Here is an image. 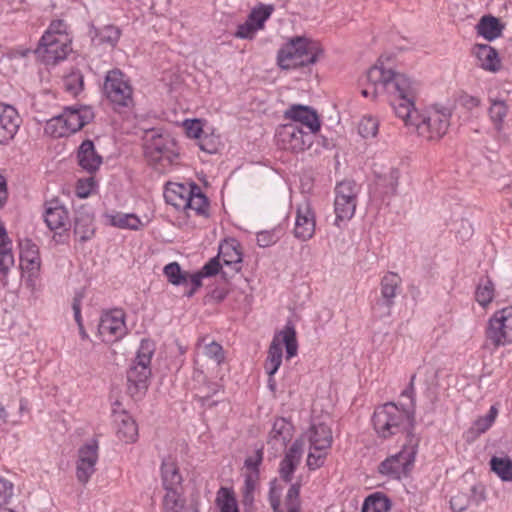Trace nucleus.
<instances>
[{"instance_id": "c85d7f7f", "label": "nucleus", "mask_w": 512, "mask_h": 512, "mask_svg": "<svg viewBox=\"0 0 512 512\" xmlns=\"http://www.w3.org/2000/svg\"><path fill=\"white\" fill-rule=\"evenodd\" d=\"M478 65L487 71L496 72L500 68V59L496 49L488 44H478L474 47Z\"/></svg>"}, {"instance_id": "6e6552de", "label": "nucleus", "mask_w": 512, "mask_h": 512, "mask_svg": "<svg viewBox=\"0 0 512 512\" xmlns=\"http://www.w3.org/2000/svg\"><path fill=\"white\" fill-rule=\"evenodd\" d=\"M286 348V356L288 359L297 355L298 343L296 331L292 324L285 325L283 330L275 334L268 349V355L265 361V370L268 375L274 376L282 363V347Z\"/></svg>"}, {"instance_id": "cd10ccee", "label": "nucleus", "mask_w": 512, "mask_h": 512, "mask_svg": "<svg viewBox=\"0 0 512 512\" xmlns=\"http://www.w3.org/2000/svg\"><path fill=\"white\" fill-rule=\"evenodd\" d=\"M20 247V261L22 268L31 273L38 272L40 269V256L36 244L31 240L25 239L19 242Z\"/></svg>"}, {"instance_id": "7ed1b4c3", "label": "nucleus", "mask_w": 512, "mask_h": 512, "mask_svg": "<svg viewBox=\"0 0 512 512\" xmlns=\"http://www.w3.org/2000/svg\"><path fill=\"white\" fill-rule=\"evenodd\" d=\"M72 35L69 25L62 19L51 21L35 50L46 65H56L72 51Z\"/></svg>"}, {"instance_id": "bf43d9fd", "label": "nucleus", "mask_w": 512, "mask_h": 512, "mask_svg": "<svg viewBox=\"0 0 512 512\" xmlns=\"http://www.w3.org/2000/svg\"><path fill=\"white\" fill-rule=\"evenodd\" d=\"M256 32L257 29L254 26V23L247 19L245 23L238 25L237 31L234 35L240 39H253Z\"/></svg>"}, {"instance_id": "58836bf2", "label": "nucleus", "mask_w": 512, "mask_h": 512, "mask_svg": "<svg viewBox=\"0 0 512 512\" xmlns=\"http://www.w3.org/2000/svg\"><path fill=\"white\" fill-rule=\"evenodd\" d=\"M220 512H239L235 493L231 488L221 487L215 499Z\"/></svg>"}, {"instance_id": "603ef678", "label": "nucleus", "mask_w": 512, "mask_h": 512, "mask_svg": "<svg viewBox=\"0 0 512 512\" xmlns=\"http://www.w3.org/2000/svg\"><path fill=\"white\" fill-rule=\"evenodd\" d=\"M98 460V445L96 441L87 443L78 451V461L96 464Z\"/></svg>"}, {"instance_id": "20e7f679", "label": "nucleus", "mask_w": 512, "mask_h": 512, "mask_svg": "<svg viewBox=\"0 0 512 512\" xmlns=\"http://www.w3.org/2000/svg\"><path fill=\"white\" fill-rule=\"evenodd\" d=\"M322 55L323 49L317 41L298 36L278 51L277 62L282 69L289 70L312 65Z\"/></svg>"}, {"instance_id": "a18cd8bd", "label": "nucleus", "mask_w": 512, "mask_h": 512, "mask_svg": "<svg viewBox=\"0 0 512 512\" xmlns=\"http://www.w3.org/2000/svg\"><path fill=\"white\" fill-rule=\"evenodd\" d=\"M399 180V170L391 168L388 173L378 177L376 185L385 195L393 196L396 193Z\"/></svg>"}, {"instance_id": "774afa93", "label": "nucleus", "mask_w": 512, "mask_h": 512, "mask_svg": "<svg viewBox=\"0 0 512 512\" xmlns=\"http://www.w3.org/2000/svg\"><path fill=\"white\" fill-rule=\"evenodd\" d=\"M276 479L270 483L269 502L273 511L281 509L280 507V491L275 486Z\"/></svg>"}, {"instance_id": "a878e982", "label": "nucleus", "mask_w": 512, "mask_h": 512, "mask_svg": "<svg viewBox=\"0 0 512 512\" xmlns=\"http://www.w3.org/2000/svg\"><path fill=\"white\" fill-rule=\"evenodd\" d=\"M63 113L72 134L82 129L94 119V112L88 106L66 107Z\"/></svg>"}, {"instance_id": "de8ad7c7", "label": "nucleus", "mask_w": 512, "mask_h": 512, "mask_svg": "<svg viewBox=\"0 0 512 512\" xmlns=\"http://www.w3.org/2000/svg\"><path fill=\"white\" fill-rule=\"evenodd\" d=\"M494 298V285L488 278L481 279L475 291V299L482 306L486 307Z\"/></svg>"}, {"instance_id": "37998d69", "label": "nucleus", "mask_w": 512, "mask_h": 512, "mask_svg": "<svg viewBox=\"0 0 512 512\" xmlns=\"http://www.w3.org/2000/svg\"><path fill=\"white\" fill-rule=\"evenodd\" d=\"M197 347L202 349L203 354L207 358L213 360L217 365L224 362V350L219 343L215 341L206 342V337H202L198 340Z\"/></svg>"}, {"instance_id": "2f4dec72", "label": "nucleus", "mask_w": 512, "mask_h": 512, "mask_svg": "<svg viewBox=\"0 0 512 512\" xmlns=\"http://www.w3.org/2000/svg\"><path fill=\"white\" fill-rule=\"evenodd\" d=\"M293 427L284 418H277L269 434V443L279 444L280 447H286L292 438Z\"/></svg>"}, {"instance_id": "a211bd4d", "label": "nucleus", "mask_w": 512, "mask_h": 512, "mask_svg": "<svg viewBox=\"0 0 512 512\" xmlns=\"http://www.w3.org/2000/svg\"><path fill=\"white\" fill-rule=\"evenodd\" d=\"M44 220L49 229L59 231V235L70 226L68 211L57 199L46 202Z\"/></svg>"}, {"instance_id": "8fccbe9b", "label": "nucleus", "mask_w": 512, "mask_h": 512, "mask_svg": "<svg viewBox=\"0 0 512 512\" xmlns=\"http://www.w3.org/2000/svg\"><path fill=\"white\" fill-rule=\"evenodd\" d=\"M379 129V121L372 116H364L358 125V132L363 138L376 137Z\"/></svg>"}, {"instance_id": "680f3d73", "label": "nucleus", "mask_w": 512, "mask_h": 512, "mask_svg": "<svg viewBox=\"0 0 512 512\" xmlns=\"http://www.w3.org/2000/svg\"><path fill=\"white\" fill-rule=\"evenodd\" d=\"M221 260L218 255L212 259H210L201 269L202 275L205 277H210L216 275L221 268Z\"/></svg>"}, {"instance_id": "2eb2a0df", "label": "nucleus", "mask_w": 512, "mask_h": 512, "mask_svg": "<svg viewBox=\"0 0 512 512\" xmlns=\"http://www.w3.org/2000/svg\"><path fill=\"white\" fill-rule=\"evenodd\" d=\"M122 310H112L104 313L98 325V332L104 342H114L126 334V325Z\"/></svg>"}, {"instance_id": "ea45409f", "label": "nucleus", "mask_w": 512, "mask_h": 512, "mask_svg": "<svg viewBox=\"0 0 512 512\" xmlns=\"http://www.w3.org/2000/svg\"><path fill=\"white\" fill-rule=\"evenodd\" d=\"M45 132L54 138H62L72 134L63 112L47 121Z\"/></svg>"}, {"instance_id": "052dcab7", "label": "nucleus", "mask_w": 512, "mask_h": 512, "mask_svg": "<svg viewBox=\"0 0 512 512\" xmlns=\"http://www.w3.org/2000/svg\"><path fill=\"white\" fill-rule=\"evenodd\" d=\"M13 492V483L3 477H0V505L7 504L13 496Z\"/></svg>"}, {"instance_id": "bb28decb", "label": "nucleus", "mask_w": 512, "mask_h": 512, "mask_svg": "<svg viewBox=\"0 0 512 512\" xmlns=\"http://www.w3.org/2000/svg\"><path fill=\"white\" fill-rule=\"evenodd\" d=\"M310 448L316 451H324L331 447L332 431L324 423L313 424L307 432Z\"/></svg>"}, {"instance_id": "412c9836", "label": "nucleus", "mask_w": 512, "mask_h": 512, "mask_svg": "<svg viewBox=\"0 0 512 512\" xmlns=\"http://www.w3.org/2000/svg\"><path fill=\"white\" fill-rule=\"evenodd\" d=\"M303 452V441L295 440L279 465L280 478L286 483L291 482L293 474L300 463Z\"/></svg>"}, {"instance_id": "9d476101", "label": "nucleus", "mask_w": 512, "mask_h": 512, "mask_svg": "<svg viewBox=\"0 0 512 512\" xmlns=\"http://www.w3.org/2000/svg\"><path fill=\"white\" fill-rule=\"evenodd\" d=\"M334 192L335 224L339 225L340 221L350 220L354 216L360 186L353 180H343L336 185Z\"/></svg>"}, {"instance_id": "c9c22d12", "label": "nucleus", "mask_w": 512, "mask_h": 512, "mask_svg": "<svg viewBox=\"0 0 512 512\" xmlns=\"http://www.w3.org/2000/svg\"><path fill=\"white\" fill-rule=\"evenodd\" d=\"M498 410L495 406H491L485 416L477 418L467 432L468 440H475L478 436L485 433L495 422Z\"/></svg>"}, {"instance_id": "69168bd1", "label": "nucleus", "mask_w": 512, "mask_h": 512, "mask_svg": "<svg viewBox=\"0 0 512 512\" xmlns=\"http://www.w3.org/2000/svg\"><path fill=\"white\" fill-rule=\"evenodd\" d=\"M468 505H469V499L464 494H457V495L453 496L450 500V506L454 512H462V511L466 510Z\"/></svg>"}, {"instance_id": "5701e85b", "label": "nucleus", "mask_w": 512, "mask_h": 512, "mask_svg": "<svg viewBox=\"0 0 512 512\" xmlns=\"http://www.w3.org/2000/svg\"><path fill=\"white\" fill-rule=\"evenodd\" d=\"M161 481L166 492L182 491L183 478L177 463L171 458H165L161 464Z\"/></svg>"}, {"instance_id": "4468645a", "label": "nucleus", "mask_w": 512, "mask_h": 512, "mask_svg": "<svg viewBox=\"0 0 512 512\" xmlns=\"http://www.w3.org/2000/svg\"><path fill=\"white\" fill-rule=\"evenodd\" d=\"M401 283L400 276L394 272H388L382 277L380 282L381 297L376 300L372 307L373 311L378 313L380 317L390 315Z\"/></svg>"}, {"instance_id": "ddd939ff", "label": "nucleus", "mask_w": 512, "mask_h": 512, "mask_svg": "<svg viewBox=\"0 0 512 512\" xmlns=\"http://www.w3.org/2000/svg\"><path fill=\"white\" fill-rule=\"evenodd\" d=\"M310 132H304L295 123H287L278 127L276 138L278 145L284 150L293 152L303 151L312 144Z\"/></svg>"}, {"instance_id": "b1692460", "label": "nucleus", "mask_w": 512, "mask_h": 512, "mask_svg": "<svg viewBox=\"0 0 512 512\" xmlns=\"http://www.w3.org/2000/svg\"><path fill=\"white\" fill-rule=\"evenodd\" d=\"M164 512H199L198 501L191 499L189 503L183 497V491L166 492L163 498Z\"/></svg>"}, {"instance_id": "72a5a7b5", "label": "nucleus", "mask_w": 512, "mask_h": 512, "mask_svg": "<svg viewBox=\"0 0 512 512\" xmlns=\"http://www.w3.org/2000/svg\"><path fill=\"white\" fill-rule=\"evenodd\" d=\"M503 28L504 27L500 23L499 19L492 15L483 16L476 25L477 33L488 41H492L499 37Z\"/></svg>"}, {"instance_id": "13d9d810", "label": "nucleus", "mask_w": 512, "mask_h": 512, "mask_svg": "<svg viewBox=\"0 0 512 512\" xmlns=\"http://www.w3.org/2000/svg\"><path fill=\"white\" fill-rule=\"evenodd\" d=\"M326 455H327L326 450L316 451V450L310 448V452L307 457L308 468L311 470L320 468L324 464Z\"/></svg>"}, {"instance_id": "79ce46f5", "label": "nucleus", "mask_w": 512, "mask_h": 512, "mask_svg": "<svg viewBox=\"0 0 512 512\" xmlns=\"http://www.w3.org/2000/svg\"><path fill=\"white\" fill-rule=\"evenodd\" d=\"M244 477L242 503L245 507H251L254 503L255 491L259 485L260 474L246 472Z\"/></svg>"}, {"instance_id": "5fc2aeb1", "label": "nucleus", "mask_w": 512, "mask_h": 512, "mask_svg": "<svg viewBox=\"0 0 512 512\" xmlns=\"http://www.w3.org/2000/svg\"><path fill=\"white\" fill-rule=\"evenodd\" d=\"M84 79L81 73H72L64 80L66 91L76 96L83 90Z\"/></svg>"}, {"instance_id": "c03bdc74", "label": "nucleus", "mask_w": 512, "mask_h": 512, "mask_svg": "<svg viewBox=\"0 0 512 512\" xmlns=\"http://www.w3.org/2000/svg\"><path fill=\"white\" fill-rule=\"evenodd\" d=\"M490 467L502 481H512V459L508 456H493L490 460Z\"/></svg>"}, {"instance_id": "f8f14e48", "label": "nucleus", "mask_w": 512, "mask_h": 512, "mask_svg": "<svg viewBox=\"0 0 512 512\" xmlns=\"http://www.w3.org/2000/svg\"><path fill=\"white\" fill-rule=\"evenodd\" d=\"M175 147V141L169 135L153 132L146 141L145 155L150 162L165 168L171 165L178 157Z\"/></svg>"}, {"instance_id": "e433bc0d", "label": "nucleus", "mask_w": 512, "mask_h": 512, "mask_svg": "<svg viewBox=\"0 0 512 512\" xmlns=\"http://www.w3.org/2000/svg\"><path fill=\"white\" fill-rule=\"evenodd\" d=\"M490 102L488 115L494 129L500 133L504 128V120L508 114L509 107L504 100L491 99Z\"/></svg>"}, {"instance_id": "e2e57ef3", "label": "nucleus", "mask_w": 512, "mask_h": 512, "mask_svg": "<svg viewBox=\"0 0 512 512\" xmlns=\"http://www.w3.org/2000/svg\"><path fill=\"white\" fill-rule=\"evenodd\" d=\"M185 129L186 133L189 137L198 139L202 138V125L199 120H191V121H185Z\"/></svg>"}, {"instance_id": "0e129e2a", "label": "nucleus", "mask_w": 512, "mask_h": 512, "mask_svg": "<svg viewBox=\"0 0 512 512\" xmlns=\"http://www.w3.org/2000/svg\"><path fill=\"white\" fill-rule=\"evenodd\" d=\"M84 298V294L82 291L80 292H77L73 298V302H72V309H73V312H74V318H75V321L79 327V329H82V316H81V302H82V299Z\"/></svg>"}, {"instance_id": "39448f33", "label": "nucleus", "mask_w": 512, "mask_h": 512, "mask_svg": "<svg viewBox=\"0 0 512 512\" xmlns=\"http://www.w3.org/2000/svg\"><path fill=\"white\" fill-rule=\"evenodd\" d=\"M413 100V113L409 119H402L406 126H414L421 137L428 140H438L443 137L449 126L451 111L445 107L434 106L420 114L415 108Z\"/></svg>"}, {"instance_id": "4be33fe9", "label": "nucleus", "mask_w": 512, "mask_h": 512, "mask_svg": "<svg viewBox=\"0 0 512 512\" xmlns=\"http://www.w3.org/2000/svg\"><path fill=\"white\" fill-rule=\"evenodd\" d=\"M194 184L193 182L188 184L168 183L164 191L166 203L172 205L177 210L186 211L185 202L188 201Z\"/></svg>"}, {"instance_id": "f3484780", "label": "nucleus", "mask_w": 512, "mask_h": 512, "mask_svg": "<svg viewBox=\"0 0 512 512\" xmlns=\"http://www.w3.org/2000/svg\"><path fill=\"white\" fill-rule=\"evenodd\" d=\"M315 215L308 201L297 206L294 236L302 241L309 240L315 233Z\"/></svg>"}, {"instance_id": "dca6fc26", "label": "nucleus", "mask_w": 512, "mask_h": 512, "mask_svg": "<svg viewBox=\"0 0 512 512\" xmlns=\"http://www.w3.org/2000/svg\"><path fill=\"white\" fill-rule=\"evenodd\" d=\"M284 118L291 120L290 123L301 124L310 134H316L321 128L317 111L310 106L293 104L284 112Z\"/></svg>"}, {"instance_id": "1a4fd4ad", "label": "nucleus", "mask_w": 512, "mask_h": 512, "mask_svg": "<svg viewBox=\"0 0 512 512\" xmlns=\"http://www.w3.org/2000/svg\"><path fill=\"white\" fill-rule=\"evenodd\" d=\"M103 92L114 110L129 108L133 105L132 85L120 69H112L106 73Z\"/></svg>"}, {"instance_id": "3c124183", "label": "nucleus", "mask_w": 512, "mask_h": 512, "mask_svg": "<svg viewBox=\"0 0 512 512\" xmlns=\"http://www.w3.org/2000/svg\"><path fill=\"white\" fill-rule=\"evenodd\" d=\"M273 12L272 6L261 5L254 8L248 16V20L254 23L257 30L264 27L265 21L270 17Z\"/></svg>"}, {"instance_id": "f257e3e1", "label": "nucleus", "mask_w": 512, "mask_h": 512, "mask_svg": "<svg viewBox=\"0 0 512 512\" xmlns=\"http://www.w3.org/2000/svg\"><path fill=\"white\" fill-rule=\"evenodd\" d=\"M366 78L368 85L361 91L364 97L386 95L397 117L409 119L414 115L413 100L417 98L420 90L417 81L378 65L368 70Z\"/></svg>"}, {"instance_id": "338daca9", "label": "nucleus", "mask_w": 512, "mask_h": 512, "mask_svg": "<svg viewBox=\"0 0 512 512\" xmlns=\"http://www.w3.org/2000/svg\"><path fill=\"white\" fill-rule=\"evenodd\" d=\"M278 236L272 231H261L257 233V244L260 247H268L277 242Z\"/></svg>"}, {"instance_id": "49530a36", "label": "nucleus", "mask_w": 512, "mask_h": 512, "mask_svg": "<svg viewBox=\"0 0 512 512\" xmlns=\"http://www.w3.org/2000/svg\"><path fill=\"white\" fill-rule=\"evenodd\" d=\"M300 488L301 483L299 481L293 483L287 491L285 496L284 505L287 512H301V501H300ZM273 512H284L282 509Z\"/></svg>"}, {"instance_id": "6ab92c4d", "label": "nucleus", "mask_w": 512, "mask_h": 512, "mask_svg": "<svg viewBox=\"0 0 512 512\" xmlns=\"http://www.w3.org/2000/svg\"><path fill=\"white\" fill-rule=\"evenodd\" d=\"M21 124L17 110L8 104L0 102V144L14 138Z\"/></svg>"}, {"instance_id": "0eeeda50", "label": "nucleus", "mask_w": 512, "mask_h": 512, "mask_svg": "<svg viewBox=\"0 0 512 512\" xmlns=\"http://www.w3.org/2000/svg\"><path fill=\"white\" fill-rule=\"evenodd\" d=\"M419 441L415 433H410L409 442H405L397 454L387 457L379 464V473L392 479L407 476L413 468Z\"/></svg>"}, {"instance_id": "473e14b6", "label": "nucleus", "mask_w": 512, "mask_h": 512, "mask_svg": "<svg viewBox=\"0 0 512 512\" xmlns=\"http://www.w3.org/2000/svg\"><path fill=\"white\" fill-rule=\"evenodd\" d=\"M108 223L119 229H129L137 231L141 229L143 223L140 218L133 213H122V212H114L105 215Z\"/></svg>"}, {"instance_id": "f704fd0d", "label": "nucleus", "mask_w": 512, "mask_h": 512, "mask_svg": "<svg viewBox=\"0 0 512 512\" xmlns=\"http://www.w3.org/2000/svg\"><path fill=\"white\" fill-rule=\"evenodd\" d=\"M185 205L187 215H189V211H194L196 215L208 216L209 201L196 183Z\"/></svg>"}, {"instance_id": "09e8293b", "label": "nucleus", "mask_w": 512, "mask_h": 512, "mask_svg": "<svg viewBox=\"0 0 512 512\" xmlns=\"http://www.w3.org/2000/svg\"><path fill=\"white\" fill-rule=\"evenodd\" d=\"M164 274L168 281L174 285L188 284V273L182 272L177 262L169 263L164 267Z\"/></svg>"}, {"instance_id": "393cba45", "label": "nucleus", "mask_w": 512, "mask_h": 512, "mask_svg": "<svg viewBox=\"0 0 512 512\" xmlns=\"http://www.w3.org/2000/svg\"><path fill=\"white\" fill-rule=\"evenodd\" d=\"M78 164L89 173H93L100 167L102 157L96 152L94 143L87 139L81 143L77 152Z\"/></svg>"}, {"instance_id": "423d86ee", "label": "nucleus", "mask_w": 512, "mask_h": 512, "mask_svg": "<svg viewBox=\"0 0 512 512\" xmlns=\"http://www.w3.org/2000/svg\"><path fill=\"white\" fill-rule=\"evenodd\" d=\"M155 345L150 340H142L137 355L127 371L128 392L135 398H142L148 387L151 376V359Z\"/></svg>"}, {"instance_id": "a19ab883", "label": "nucleus", "mask_w": 512, "mask_h": 512, "mask_svg": "<svg viewBox=\"0 0 512 512\" xmlns=\"http://www.w3.org/2000/svg\"><path fill=\"white\" fill-rule=\"evenodd\" d=\"M390 508V499L386 495L377 492L366 498L362 512H388Z\"/></svg>"}, {"instance_id": "7c9ffc66", "label": "nucleus", "mask_w": 512, "mask_h": 512, "mask_svg": "<svg viewBox=\"0 0 512 512\" xmlns=\"http://www.w3.org/2000/svg\"><path fill=\"white\" fill-rule=\"evenodd\" d=\"M218 257L226 266L233 267L235 272L240 271L242 262V252L240 246L234 242H225L219 246Z\"/></svg>"}, {"instance_id": "aec40b11", "label": "nucleus", "mask_w": 512, "mask_h": 512, "mask_svg": "<svg viewBox=\"0 0 512 512\" xmlns=\"http://www.w3.org/2000/svg\"><path fill=\"white\" fill-rule=\"evenodd\" d=\"M95 233L94 215L87 205H81L75 210L74 234L80 242L90 240Z\"/></svg>"}, {"instance_id": "f03ea898", "label": "nucleus", "mask_w": 512, "mask_h": 512, "mask_svg": "<svg viewBox=\"0 0 512 512\" xmlns=\"http://www.w3.org/2000/svg\"><path fill=\"white\" fill-rule=\"evenodd\" d=\"M372 423L379 437L387 439L397 434H404L405 442H409V434L414 433V412L388 402L375 409Z\"/></svg>"}, {"instance_id": "4d7b16f0", "label": "nucleus", "mask_w": 512, "mask_h": 512, "mask_svg": "<svg viewBox=\"0 0 512 512\" xmlns=\"http://www.w3.org/2000/svg\"><path fill=\"white\" fill-rule=\"evenodd\" d=\"M95 465L96 464L93 463L77 461L76 477L78 481L82 484H86L95 472Z\"/></svg>"}, {"instance_id": "4c0bfd02", "label": "nucleus", "mask_w": 512, "mask_h": 512, "mask_svg": "<svg viewBox=\"0 0 512 512\" xmlns=\"http://www.w3.org/2000/svg\"><path fill=\"white\" fill-rule=\"evenodd\" d=\"M117 436L120 440L126 443L135 442L137 440L138 427L131 416L127 414L120 416V420L117 425Z\"/></svg>"}, {"instance_id": "864d4df0", "label": "nucleus", "mask_w": 512, "mask_h": 512, "mask_svg": "<svg viewBox=\"0 0 512 512\" xmlns=\"http://www.w3.org/2000/svg\"><path fill=\"white\" fill-rule=\"evenodd\" d=\"M121 32L120 30L113 26L108 25L105 26L103 29H101L99 32H97L96 36L99 38V41L101 43H107L114 47L117 42L119 41Z\"/></svg>"}, {"instance_id": "c756f323", "label": "nucleus", "mask_w": 512, "mask_h": 512, "mask_svg": "<svg viewBox=\"0 0 512 512\" xmlns=\"http://www.w3.org/2000/svg\"><path fill=\"white\" fill-rule=\"evenodd\" d=\"M14 263L12 241L8 237L4 224L0 222V272L4 277L7 276Z\"/></svg>"}, {"instance_id": "9b49d317", "label": "nucleus", "mask_w": 512, "mask_h": 512, "mask_svg": "<svg viewBox=\"0 0 512 512\" xmlns=\"http://www.w3.org/2000/svg\"><path fill=\"white\" fill-rule=\"evenodd\" d=\"M485 335L495 348L512 343V306L498 310L491 316Z\"/></svg>"}, {"instance_id": "6e6d98bb", "label": "nucleus", "mask_w": 512, "mask_h": 512, "mask_svg": "<svg viewBox=\"0 0 512 512\" xmlns=\"http://www.w3.org/2000/svg\"><path fill=\"white\" fill-rule=\"evenodd\" d=\"M263 457V448L257 449L253 455L246 457L244 461L246 472L260 474L259 467L263 462Z\"/></svg>"}]
</instances>
